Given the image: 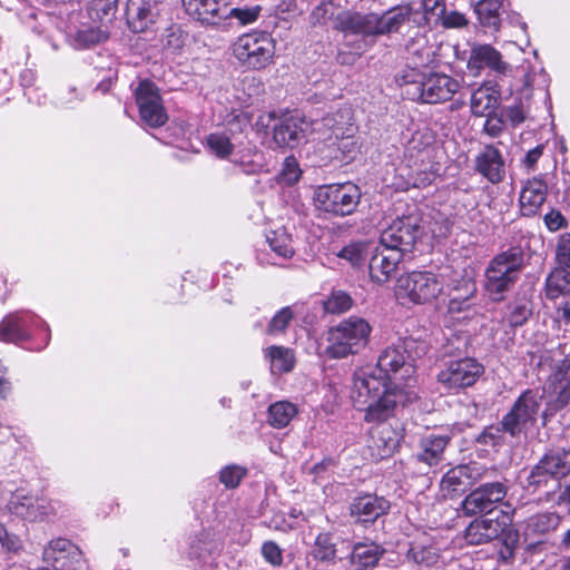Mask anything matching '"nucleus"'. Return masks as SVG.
Here are the masks:
<instances>
[{
  "mask_svg": "<svg viewBox=\"0 0 570 570\" xmlns=\"http://www.w3.org/2000/svg\"><path fill=\"white\" fill-rule=\"evenodd\" d=\"M428 351L425 341L406 337L389 345L375 366L355 371L351 399L355 409L365 412L366 422L389 420L399 406L416 399L414 362Z\"/></svg>",
  "mask_w": 570,
  "mask_h": 570,
  "instance_id": "nucleus-1",
  "label": "nucleus"
},
{
  "mask_svg": "<svg viewBox=\"0 0 570 570\" xmlns=\"http://www.w3.org/2000/svg\"><path fill=\"white\" fill-rule=\"evenodd\" d=\"M476 292L474 278L466 271H454L444 287L438 275L431 272L415 271L401 275L395 285L394 294L402 304H426L446 294L450 313H460L471 306V299Z\"/></svg>",
  "mask_w": 570,
  "mask_h": 570,
  "instance_id": "nucleus-2",
  "label": "nucleus"
},
{
  "mask_svg": "<svg viewBox=\"0 0 570 570\" xmlns=\"http://www.w3.org/2000/svg\"><path fill=\"white\" fill-rule=\"evenodd\" d=\"M412 14L410 6H397L383 14L343 11L335 19V28L352 35L376 37L397 32Z\"/></svg>",
  "mask_w": 570,
  "mask_h": 570,
  "instance_id": "nucleus-3",
  "label": "nucleus"
},
{
  "mask_svg": "<svg viewBox=\"0 0 570 570\" xmlns=\"http://www.w3.org/2000/svg\"><path fill=\"white\" fill-rule=\"evenodd\" d=\"M372 326L360 316H350L326 333V346L318 351L321 357L342 360L358 354L368 343Z\"/></svg>",
  "mask_w": 570,
  "mask_h": 570,
  "instance_id": "nucleus-4",
  "label": "nucleus"
},
{
  "mask_svg": "<svg viewBox=\"0 0 570 570\" xmlns=\"http://www.w3.org/2000/svg\"><path fill=\"white\" fill-rule=\"evenodd\" d=\"M523 267V254L518 247L509 248L489 263L485 269L484 289L494 302L503 299L504 294L515 284Z\"/></svg>",
  "mask_w": 570,
  "mask_h": 570,
  "instance_id": "nucleus-5",
  "label": "nucleus"
},
{
  "mask_svg": "<svg viewBox=\"0 0 570 570\" xmlns=\"http://www.w3.org/2000/svg\"><path fill=\"white\" fill-rule=\"evenodd\" d=\"M275 50V40L263 31L242 35L233 45L234 57L244 67L253 70H261L271 65Z\"/></svg>",
  "mask_w": 570,
  "mask_h": 570,
  "instance_id": "nucleus-6",
  "label": "nucleus"
},
{
  "mask_svg": "<svg viewBox=\"0 0 570 570\" xmlns=\"http://www.w3.org/2000/svg\"><path fill=\"white\" fill-rule=\"evenodd\" d=\"M406 85L405 94L412 100H419L425 104H441L448 101L461 88V83L458 79L443 72L422 75L420 80H406Z\"/></svg>",
  "mask_w": 570,
  "mask_h": 570,
  "instance_id": "nucleus-7",
  "label": "nucleus"
},
{
  "mask_svg": "<svg viewBox=\"0 0 570 570\" xmlns=\"http://www.w3.org/2000/svg\"><path fill=\"white\" fill-rule=\"evenodd\" d=\"M316 208L335 216L354 213L361 199V190L353 183L323 185L314 191Z\"/></svg>",
  "mask_w": 570,
  "mask_h": 570,
  "instance_id": "nucleus-8",
  "label": "nucleus"
},
{
  "mask_svg": "<svg viewBox=\"0 0 570 570\" xmlns=\"http://www.w3.org/2000/svg\"><path fill=\"white\" fill-rule=\"evenodd\" d=\"M568 474H570V449L551 450L532 468L528 476V485L534 489L556 487Z\"/></svg>",
  "mask_w": 570,
  "mask_h": 570,
  "instance_id": "nucleus-9",
  "label": "nucleus"
},
{
  "mask_svg": "<svg viewBox=\"0 0 570 570\" xmlns=\"http://www.w3.org/2000/svg\"><path fill=\"white\" fill-rule=\"evenodd\" d=\"M35 331L46 332L45 345H47L50 337L48 324L29 311L14 312L7 315L0 323V341L24 342L31 338Z\"/></svg>",
  "mask_w": 570,
  "mask_h": 570,
  "instance_id": "nucleus-10",
  "label": "nucleus"
},
{
  "mask_svg": "<svg viewBox=\"0 0 570 570\" xmlns=\"http://www.w3.org/2000/svg\"><path fill=\"white\" fill-rule=\"evenodd\" d=\"M421 223L416 213L397 217L382 232L381 245L397 249L402 255L411 252L422 234Z\"/></svg>",
  "mask_w": 570,
  "mask_h": 570,
  "instance_id": "nucleus-11",
  "label": "nucleus"
},
{
  "mask_svg": "<svg viewBox=\"0 0 570 570\" xmlns=\"http://www.w3.org/2000/svg\"><path fill=\"white\" fill-rule=\"evenodd\" d=\"M484 367L473 357L450 361L438 374V382L446 390L472 386L483 374Z\"/></svg>",
  "mask_w": 570,
  "mask_h": 570,
  "instance_id": "nucleus-12",
  "label": "nucleus"
},
{
  "mask_svg": "<svg viewBox=\"0 0 570 570\" xmlns=\"http://www.w3.org/2000/svg\"><path fill=\"white\" fill-rule=\"evenodd\" d=\"M540 409V400L531 390L523 392L514 402L512 409L504 415L502 428L510 435L515 436L535 422Z\"/></svg>",
  "mask_w": 570,
  "mask_h": 570,
  "instance_id": "nucleus-13",
  "label": "nucleus"
},
{
  "mask_svg": "<svg viewBox=\"0 0 570 570\" xmlns=\"http://www.w3.org/2000/svg\"><path fill=\"white\" fill-rule=\"evenodd\" d=\"M511 522L512 518L508 512L497 511L495 515L487 514L473 520L465 529L464 538L469 544H484L499 538Z\"/></svg>",
  "mask_w": 570,
  "mask_h": 570,
  "instance_id": "nucleus-14",
  "label": "nucleus"
},
{
  "mask_svg": "<svg viewBox=\"0 0 570 570\" xmlns=\"http://www.w3.org/2000/svg\"><path fill=\"white\" fill-rule=\"evenodd\" d=\"M135 95L140 118L146 125L160 127L166 124L168 116L158 88L153 82L147 80L139 82Z\"/></svg>",
  "mask_w": 570,
  "mask_h": 570,
  "instance_id": "nucleus-15",
  "label": "nucleus"
},
{
  "mask_svg": "<svg viewBox=\"0 0 570 570\" xmlns=\"http://www.w3.org/2000/svg\"><path fill=\"white\" fill-rule=\"evenodd\" d=\"M235 144L232 137L226 132H212L205 139V148L218 158H227L234 156L233 161L238 164L246 174L257 173L262 164L257 160L258 153H248L247 155H238L234 153Z\"/></svg>",
  "mask_w": 570,
  "mask_h": 570,
  "instance_id": "nucleus-16",
  "label": "nucleus"
},
{
  "mask_svg": "<svg viewBox=\"0 0 570 570\" xmlns=\"http://www.w3.org/2000/svg\"><path fill=\"white\" fill-rule=\"evenodd\" d=\"M353 120L352 109L345 106L321 120L313 121V130L324 131V134L330 131L331 134L327 138L332 139L334 137L336 140H342L337 147L338 149H346L354 145V141L351 140L354 134Z\"/></svg>",
  "mask_w": 570,
  "mask_h": 570,
  "instance_id": "nucleus-17",
  "label": "nucleus"
},
{
  "mask_svg": "<svg viewBox=\"0 0 570 570\" xmlns=\"http://www.w3.org/2000/svg\"><path fill=\"white\" fill-rule=\"evenodd\" d=\"M385 421L375 422L382 424L371 430L367 440L368 455L374 461L391 456L399 449L404 436L402 428L386 424Z\"/></svg>",
  "mask_w": 570,
  "mask_h": 570,
  "instance_id": "nucleus-18",
  "label": "nucleus"
},
{
  "mask_svg": "<svg viewBox=\"0 0 570 570\" xmlns=\"http://www.w3.org/2000/svg\"><path fill=\"white\" fill-rule=\"evenodd\" d=\"M42 561L53 570H77L82 561V552L70 540L57 538L45 546Z\"/></svg>",
  "mask_w": 570,
  "mask_h": 570,
  "instance_id": "nucleus-19",
  "label": "nucleus"
},
{
  "mask_svg": "<svg viewBox=\"0 0 570 570\" xmlns=\"http://www.w3.org/2000/svg\"><path fill=\"white\" fill-rule=\"evenodd\" d=\"M507 495V487L501 482L485 483L465 497L462 510L466 515L487 512L495 515L493 508Z\"/></svg>",
  "mask_w": 570,
  "mask_h": 570,
  "instance_id": "nucleus-20",
  "label": "nucleus"
},
{
  "mask_svg": "<svg viewBox=\"0 0 570 570\" xmlns=\"http://www.w3.org/2000/svg\"><path fill=\"white\" fill-rule=\"evenodd\" d=\"M311 131H314L313 122L299 114H289L273 125V139L279 147L293 148Z\"/></svg>",
  "mask_w": 570,
  "mask_h": 570,
  "instance_id": "nucleus-21",
  "label": "nucleus"
},
{
  "mask_svg": "<svg viewBox=\"0 0 570 570\" xmlns=\"http://www.w3.org/2000/svg\"><path fill=\"white\" fill-rule=\"evenodd\" d=\"M570 361L563 358L549 376L544 385V394L554 410H560L570 401Z\"/></svg>",
  "mask_w": 570,
  "mask_h": 570,
  "instance_id": "nucleus-22",
  "label": "nucleus"
},
{
  "mask_svg": "<svg viewBox=\"0 0 570 570\" xmlns=\"http://www.w3.org/2000/svg\"><path fill=\"white\" fill-rule=\"evenodd\" d=\"M403 255L400 250L389 246H380L371 257L368 269L371 279L384 284L395 274Z\"/></svg>",
  "mask_w": 570,
  "mask_h": 570,
  "instance_id": "nucleus-23",
  "label": "nucleus"
},
{
  "mask_svg": "<svg viewBox=\"0 0 570 570\" xmlns=\"http://www.w3.org/2000/svg\"><path fill=\"white\" fill-rule=\"evenodd\" d=\"M475 170L492 184L501 183L505 176L504 160L498 148L487 145L475 157Z\"/></svg>",
  "mask_w": 570,
  "mask_h": 570,
  "instance_id": "nucleus-24",
  "label": "nucleus"
},
{
  "mask_svg": "<svg viewBox=\"0 0 570 570\" xmlns=\"http://www.w3.org/2000/svg\"><path fill=\"white\" fill-rule=\"evenodd\" d=\"M351 514L363 523L374 522L390 509V502L383 497L364 494L355 498L351 503Z\"/></svg>",
  "mask_w": 570,
  "mask_h": 570,
  "instance_id": "nucleus-25",
  "label": "nucleus"
},
{
  "mask_svg": "<svg viewBox=\"0 0 570 570\" xmlns=\"http://www.w3.org/2000/svg\"><path fill=\"white\" fill-rule=\"evenodd\" d=\"M481 478L480 468L473 464H462L449 470L441 480V490L446 494L463 491Z\"/></svg>",
  "mask_w": 570,
  "mask_h": 570,
  "instance_id": "nucleus-26",
  "label": "nucleus"
},
{
  "mask_svg": "<svg viewBox=\"0 0 570 570\" xmlns=\"http://www.w3.org/2000/svg\"><path fill=\"white\" fill-rule=\"evenodd\" d=\"M158 16L154 0H128L127 20L134 32H142L153 24Z\"/></svg>",
  "mask_w": 570,
  "mask_h": 570,
  "instance_id": "nucleus-27",
  "label": "nucleus"
},
{
  "mask_svg": "<svg viewBox=\"0 0 570 570\" xmlns=\"http://www.w3.org/2000/svg\"><path fill=\"white\" fill-rule=\"evenodd\" d=\"M186 12L206 23L224 20L226 0H181Z\"/></svg>",
  "mask_w": 570,
  "mask_h": 570,
  "instance_id": "nucleus-28",
  "label": "nucleus"
},
{
  "mask_svg": "<svg viewBox=\"0 0 570 570\" xmlns=\"http://www.w3.org/2000/svg\"><path fill=\"white\" fill-rule=\"evenodd\" d=\"M468 67L476 71L489 68L500 75L508 71V65L502 60L500 52L489 45L476 46L471 50Z\"/></svg>",
  "mask_w": 570,
  "mask_h": 570,
  "instance_id": "nucleus-29",
  "label": "nucleus"
},
{
  "mask_svg": "<svg viewBox=\"0 0 570 570\" xmlns=\"http://www.w3.org/2000/svg\"><path fill=\"white\" fill-rule=\"evenodd\" d=\"M501 94L495 85L484 83L471 96V111L474 116L494 115L500 104Z\"/></svg>",
  "mask_w": 570,
  "mask_h": 570,
  "instance_id": "nucleus-30",
  "label": "nucleus"
},
{
  "mask_svg": "<svg viewBox=\"0 0 570 570\" xmlns=\"http://www.w3.org/2000/svg\"><path fill=\"white\" fill-rule=\"evenodd\" d=\"M547 185L541 179L528 180L520 194V208L524 216L535 215L547 198Z\"/></svg>",
  "mask_w": 570,
  "mask_h": 570,
  "instance_id": "nucleus-31",
  "label": "nucleus"
},
{
  "mask_svg": "<svg viewBox=\"0 0 570 570\" xmlns=\"http://www.w3.org/2000/svg\"><path fill=\"white\" fill-rule=\"evenodd\" d=\"M432 151L430 140H425L423 134L415 132L405 146L403 160L410 169L426 167L431 164Z\"/></svg>",
  "mask_w": 570,
  "mask_h": 570,
  "instance_id": "nucleus-32",
  "label": "nucleus"
},
{
  "mask_svg": "<svg viewBox=\"0 0 570 570\" xmlns=\"http://www.w3.org/2000/svg\"><path fill=\"white\" fill-rule=\"evenodd\" d=\"M448 435L429 434L421 439L419 451L415 454L417 461L429 466H435L443 460V453L449 444Z\"/></svg>",
  "mask_w": 570,
  "mask_h": 570,
  "instance_id": "nucleus-33",
  "label": "nucleus"
},
{
  "mask_svg": "<svg viewBox=\"0 0 570 570\" xmlns=\"http://www.w3.org/2000/svg\"><path fill=\"white\" fill-rule=\"evenodd\" d=\"M336 542L331 532H320L311 546L309 556L322 563L334 564L336 562Z\"/></svg>",
  "mask_w": 570,
  "mask_h": 570,
  "instance_id": "nucleus-34",
  "label": "nucleus"
},
{
  "mask_svg": "<svg viewBox=\"0 0 570 570\" xmlns=\"http://www.w3.org/2000/svg\"><path fill=\"white\" fill-rule=\"evenodd\" d=\"M383 553L384 549L374 542L356 543L353 547L351 561L358 570H367L377 564Z\"/></svg>",
  "mask_w": 570,
  "mask_h": 570,
  "instance_id": "nucleus-35",
  "label": "nucleus"
},
{
  "mask_svg": "<svg viewBox=\"0 0 570 570\" xmlns=\"http://www.w3.org/2000/svg\"><path fill=\"white\" fill-rule=\"evenodd\" d=\"M265 357L274 374L291 372L295 365V355L289 347L272 345L265 350Z\"/></svg>",
  "mask_w": 570,
  "mask_h": 570,
  "instance_id": "nucleus-36",
  "label": "nucleus"
},
{
  "mask_svg": "<svg viewBox=\"0 0 570 570\" xmlns=\"http://www.w3.org/2000/svg\"><path fill=\"white\" fill-rule=\"evenodd\" d=\"M297 413L296 404L288 401H277L268 407L267 422L275 429H283L291 423Z\"/></svg>",
  "mask_w": 570,
  "mask_h": 570,
  "instance_id": "nucleus-37",
  "label": "nucleus"
},
{
  "mask_svg": "<svg viewBox=\"0 0 570 570\" xmlns=\"http://www.w3.org/2000/svg\"><path fill=\"white\" fill-rule=\"evenodd\" d=\"M532 302L529 297H517L509 306L505 316L512 327L524 325L532 315Z\"/></svg>",
  "mask_w": 570,
  "mask_h": 570,
  "instance_id": "nucleus-38",
  "label": "nucleus"
},
{
  "mask_svg": "<svg viewBox=\"0 0 570 570\" xmlns=\"http://www.w3.org/2000/svg\"><path fill=\"white\" fill-rule=\"evenodd\" d=\"M500 0H481L475 6V12L482 26L498 30L500 26Z\"/></svg>",
  "mask_w": 570,
  "mask_h": 570,
  "instance_id": "nucleus-39",
  "label": "nucleus"
},
{
  "mask_svg": "<svg viewBox=\"0 0 570 570\" xmlns=\"http://www.w3.org/2000/svg\"><path fill=\"white\" fill-rule=\"evenodd\" d=\"M372 244L364 240L352 242L344 246L337 256L347 261L354 267L364 265L367 254L370 253Z\"/></svg>",
  "mask_w": 570,
  "mask_h": 570,
  "instance_id": "nucleus-40",
  "label": "nucleus"
},
{
  "mask_svg": "<svg viewBox=\"0 0 570 570\" xmlns=\"http://www.w3.org/2000/svg\"><path fill=\"white\" fill-rule=\"evenodd\" d=\"M266 240L271 249L283 258H289L294 254L291 235L284 229L269 230Z\"/></svg>",
  "mask_w": 570,
  "mask_h": 570,
  "instance_id": "nucleus-41",
  "label": "nucleus"
},
{
  "mask_svg": "<svg viewBox=\"0 0 570 570\" xmlns=\"http://www.w3.org/2000/svg\"><path fill=\"white\" fill-rule=\"evenodd\" d=\"M568 292H570V272L566 268L553 271L547 278V296L554 299Z\"/></svg>",
  "mask_w": 570,
  "mask_h": 570,
  "instance_id": "nucleus-42",
  "label": "nucleus"
},
{
  "mask_svg": "<svg viewBox=\"0 0 570 570\" xmlns=\"http://www.w3.org/2000/svg\"><path fill=\"white\" fill-rule=\"evenodd\" d=\"M28 504V515H24L23 520L30 522L43 521L56 514V507L53 502L45 498L32 497L31 502Z\"/></svg>",
  "mask_w": 570,
  "mask_h": 570,
  "instance_id": "nucleus-43",
  "label": "nucleus"
},
{
  "mask_svg": "<svg viewBox=\"0 0 570 570\" xmlns=\"http://www.w3.org/2000/svg\"><path fill=\"white\" fill-rule=\"evenodd\" d=\"M409 560L417 564L431 567L440 559V550L434 546L413 544L406 554Z\"/></svg>",
  "mask_w": 570,
  "mask_h": 570,
  "instance_id": "nucleus-44",
  "label": "nucleus"
},
{
  "mask_svg": "<svg viewBox=\"0 0 570 570\" xmlns=\"http://www.w3.org/2000/svg\"><path fill=\"white\" fill-rule=\"evenodd\" d=\"M108 38V31L102 26L99 27H85L78 30L75 43L77 48H89L98 45Z\"/></svg>",
  "mask_w": 570,
  "mask_h": 570,
  "instance_id": "nucleus-45",
  "label": "nucleus"
},
{
  "mask_svg": "<svg viewBox=\"0 0 570 570\" xmlns=\"http://www.w3.org/2000/svg\"><path fill=\"white\" fill-rule=\"evenodd\" d=\"M33 495H31L28 491L20 488L17 489L10 497L7 502L6 509L7 511L19 519L23 520L24 515H28L27 509H29V504L31 502Z\"/></svg>",
  "mask_w": 570,
  "mask_h": 570,
  "instance_id": "nucleus-46",
  "label": "nucleus"
},
{
  "mask_svg": "<svg viewBox=\"0 0 570 570\" xmlns=\"http://www.w3.org/2000/svg\"><path fill=\"white\" fill-rule=\"evenodd\" d=\"M551 328L559 336L569 332L570 327V302L559 303L550 315Z\"/></svg>",
  "mask_w": 570,
  "mask_h": 570,
  "instance_id": "nucleus-47",
  "label": "nucleus"
},
{
  "mask_svg": "<svg viewBox=\"0 0 570 570\" xmlns=\"http://www.w3.org/2000/svg\"><path fill=\"white\" fill-rule=\"evenodd\" d=\"M261 14V7L229 8L226 3L224 19H236L240 26L254 23Z\"/></svg>",
  "mask_w": 570,
  "mask_h": 570,
  "instance_id": "nucleus-48",
  "label": "nucleus"
},
{
  "mask_svg": "<svg viewBox=\"0 0 570 570\" xmlns=\"http://www.w3.org/2000/svg\"><path fill=\"white\" fill-rule=\"evenodd\" d=\"M560 520L556 512L539 513L531 519L530 527L538 533H547L556 530L560 524Z\"/></svg>",
  "mask_w": 570,
  "mask_h": 570,
  "instance_id": "nucleus-49",
  "label": "nucleus"
},
{
  "mask_svg": "<svg viewBox=\"0 0 570 570\" xmlns=\"http://www.w3.org/2000/svg\"><path fill=\"white\" fill-rule=\"evenodd\" d=\"M245 475H246L245 468H243L240 465L232 464V465H227L222 469V471L219 473V480L226 488L234 489V488L238 487V484L240 483L242 479Z\"/></svg>",
  "mask_w": 570,
  "mask_h": 570,
  "instance_id": "nucleus-50",
  "label": "nucleus"
},
{
  "mask_svg": "<svg viewBox=\"0 0 570 570\" xmlns=\"http://www.w3.org/2000/svg\"><path fill=\"white\" fill-rule=\"evenodd\" d=\"M301 175L302 170L299 169L297 160L294 157L285 158L278 175L279 181L285 185H293L298 181Z\"/></svg>",
  "mask_w": 570,
  "mask_h": 570,
  "instance_id": "nucleus-51",
  "label": "nucleus"
},
{
  "mask_svg": "<svg viewBox=\"0 0 570 570\" xmlns=\"http://www.w3.org/2000/svg\"><path fill=\"white\" fill-rule=\"evenodd\" d=\"M294 314L291 307H283L281 311H278L274 317L271 320L267 333L271 335H277L285 331V328L288 326L289 322L292 321Z\"/></svg>",
  "mask_w": 570,
  "mask_h": 570,
  "instance_id": "nucleus-52",
  "label": "nucleus"
},
{
  "mask_svg": "<svg viewBox=\"0 0 570 570\" xmlns=\"http://www.w3.org/2000/svg\"><path fill=\"white\" fill-rule=\"evenodd\" d=\"M440 23L445 29H462L469 24L466 17L455 10L443 11L435 24Z\"/></svg>",
  "mask_w": 570,
  "mask_h": 570,
  "instance_id": "nucleus-53",
  "label": "nucleus"
},
{
  "mask_svg": "<svg viewBox=\"0 0 570 570\" xmlns=\"http://www.w3.org/2000/svg\"><path fill=\"white\" fill-rule=\"evenodd\" d=\"M351 306L352 299L344 292L333 293L325 303V309L330 313H343Z\"/></svg>",
  "mask_w": 570,
  "mask_h": 570,
  "instance_id": "nucleus-54",
  "label": "nucleus"
},
{
  "mask_svg": "<svg viewBox=\"0 0 570 570\" xmlns=\"http://www.w3.org/2000/svg\"><path fill=\"white\" fill-rule=\"evenodd\" d=\"M91 11L101 21H109L117 11V0H92Z\"/></svg>",
  "mask_w": 570,
  "mask_h": 570,
  "instance_id": "nucleus-55",
  "label": "nucleus"
},
{
  "mask_svg": "<svg viewBox=\"0 0 570 570\" xmlns=\"http://www.w3.org/2000/svg\"><path fill=\"white\" fill-rule=\"evenodd\" d=\"M421 6L426 23H435L445 10L444 0H421Z\"/></svg>",
  "mask_w": 570,
  "mask_h": 570,
  "instance_id": "nucleus-56",
  "label": "nucleus"
},
{
  "mask_svg": "<svg viewBox=\"0 0 570 570\" xmlns=\"http://www.w3.org/2000/svg\"><path fill=\"white\" fill-rule=\"evenodd\" d=\"M261 551L264 560L273 567H279L283 563V550L276 542L265 541Z\"/></svg>",
  "mask_w": 570,
  "mask_h": 570,
  "instance_id": "nucleus-57",
  "label": "nucleus"
},
{
  "mask_svg": "<svg viewBox=\"0 0 570 570\" xmlns=\"http://www.w3.org/2000/svg\"><path fill=\"white\" fill-rule=\"evenodd\" d=\"M529 115V108L522 101L505 109V117L511 126L517 127L524 122Z\"/></svg>",
  "mask_w": 570,
  "mask_h": 570,
  "instance_id": "nucleus-58",
  "label": "nucleus"
},
{
  "mask_svg": "<svg viewBox=\"0 0 570 570\" xmlns=\"http://www.w3.org/2000/svg\"><path fill=\"white\" fill-rule=\"evenodd\" d=\"M557 261L563 269H570V234L560 237L557 245Z\"/></svg>",
  "mask_w": 570,
  "mask_h": 570,
  "instance_id": "nucleus-59",
  "label": "nucleus"
},
{
  "mask_svg": "<svg viewBox=\"0 0 570 570\" xmlns=\"http://www.w3.org/2000/svg\"><path fill=\"white\" fill-rule=\"evenodd\" d=\"M417 171L415 174H411V185L413 187H425L432 183L434 179V173L431 170L432 164L426 165V167H416Z\"/></svg>",
  "mask_w": 570,
  "mask_h": 570,
  "instance_id": "nucleus-60",
  "label": "nucleus"
},
{
  "mask_svg": "<svg viewBox=\"0 0 570 570\" xmlns=\"http://www.w3.org/2000/svg\"><path fill=\"white\" fill-rule=\"evenodd\" d=\"M333 16V4L330 2H322L315 7L311 13L312 23L323 24L330 17Z\"/></svg>",
  "mask_w": 570,
  "mask_h": 570,
  "instance_id": "nucleus-61",
  "label": "nucleus"
},
{
  "mask_svg": "<svg viewBox=\"0 0 570 570\" xmlns=\"http://www.w3.org/2000/svg\"><path fill=\"white\" fill-rule=\"evenodd\" d=\"M485 117L487 120L483 126L484 131L491 137H497L502 131L503 121L500 118H498L495 114Z\"/></svg>",
  "mask_w": 570,
  "mask_h": 570,
  "instance_id": "nucleus-62",
  "label": "nucleus"
},
{
  "mask_svg": "<svg viewBox=\"0 0 570 570\" xmlns=\"http://www.w3.org/2000/svg\"><path fill=\"white\" fill-rule=\"evenodd\" d=\"M544 224L549 230L556 232L564 224V218L558 210H551L544 216Z\"/></svg>",
  "mask_w": 570,
  "mask_h": 570,
  "instance_id": "nucleus-63",
  "label": "nucleus"
},
{
  "mask_svg": "<svg viewBox=\"0 0 570 570\" xmlns=\"http://www.w3.org/2000/svg\"><path fill=\"white\" fill-rule=\"evenodd\" d=\"M543 145H538L533 149L529 150L524 157L523 164L529 169H532L539 158L542 156Z\"/></svg>",
  "mask_w": 570,
  "mask_h": 570,
  "instance_id": "nucleus-64",
  "label": "nucleus"
}]
</instances>
